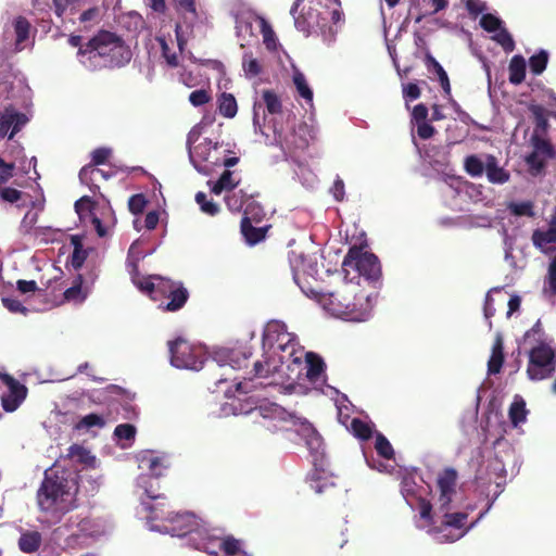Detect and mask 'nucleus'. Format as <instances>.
I'll return each mask as SVG.
<instances>
[{"mask_svg":"<svg viewBox=\"0 0 556 556\" xmlns=\"http://www.w3.org/2000/svg\"><path fill=\"white\" fill-rule=\"evenodd\" d=\"M504 343L501 334H497L492 346V353L488 362V371L490 375H496L501 371L504 364Z\"/></svg>","mask_w":556,"mask_h":556,"instance_id":"nucleus-21","label":"nucleus"},{"mask_svg":"<svg viewBox=\"0 0 556 556\" xmlns=\"http://www.w3.org/2000/svg\"><path fill=\"white\" fill-rule=\"evenodd\" d=\"M426 64L428 68H432L438 75L440 85L447 97H451V84L448 76L442 65L428 52L426 54Z\"/></svg>","mask_w":556,"mask_h":556,"instance_id":"nucleus-27","label":"nucleus"},{"mask_svg":"<svg viewBox=\"0 0 556 556\" xmlns=\"http://www.w3.org/2000/svg\"><path fill=\"white\" fill-rule=\"evenodd\" d=\"M349 429L355 438L362 441H368L374 434L372 426L359 418H353Z\"/></svg>","mask_w":556,"mask_h":556,"instance_id":"nucleus-31","label":"nucleus"},{"mask_svg":"<svg viewBox=\"0 0 556 556\" xmlns=\"http://www.w3.org/2000/svg\"><path fill=\"white\" fill-rule=\"evenodd\" d=\"M457 471L454 468H445L437 479L439 489L438 509L439 511H448L453 496L456 494Z\"/></svg>","mask_w":556,"mask_h":556,"instance_id":"nucleus-12","label":"nucleus"},{"mask_svg":"<svg viewBox=\"0 0 556 556\" xmlns=\"http://www.w3.org/2000/svg\"><path fill=\"white\" fill-rule=\"evenodd\" d=\"M240 229L248 244L254 245L265 239L268 227H254L250 218L244 216Z\"/></svg>","mask_w":556,"mask_h":556,"instance_id":"nucleus-19","label":"nucleus"},{"mask_svg":"<svg viewBox=\"0 0 556 556\" xmlns=\"http://www.w3.org/2000/svg\"><path fill=\"white\" fill-rule=\"evenodd\" d=\"M307 372L306 376L311 380L319 378L325 369V363L318 355L309 352L306 354Z\"/></svg>","mask_w":556,"mask_h":556,"instance_id":"nucleus-36","label":"nucleus"},{"mask_svg":"<svg viewBox=\"0 0 556 556\" xmlns=\"http://www.w3.org/2000/svg\"><path fill=\"white\" fill-rule=\"evenodd\" d=\"M215 534L214 530H210L207 527L202 525L200 520L198 525L191 529L190 533L186 536L187 544L198 551H200L201 543H206L211 536Z\"/></svg>","mask_w":556,"mask_h":556,"instance_id":"nucleus-22","label":"nucleus"},{"mask_svg":"<svg viewBox=\"0 0 556 556\" xmlns=\"http://www.w3.org/2000/svg\"><path fill=\"white\" fill-rule=\"evenodd\" d=\"M533 245L547 252V245L556 242V216H553L547 230L535 229L532 233Z\"/></svg>","mask_w":556,"mask_h":556,"instance_id":"nucleus-17","label":"nucleus"},{"mask_svg":"<svg viewBox=\"0 0 556 556\" xmlns=\"http://www.w3.org/2000/svg\"><path fill=\"white\" fill-rule=\"evenodd\" d=\"M42 543L41 533L38 531H25L18 539V548L26 554L37 552Z\"/></svg>","mask_w":556,"mask_h":556,"instance_id":"nucleus-24","label":"nucleus"},{"mask_svg":"<svg viewBox=\"0 0 556 556\" xmlns=\"http://www.w3.org/2000/svg\"><path fill=\"white\" fill-rule=\"evenodd\" d=\"M114 435L123 440H131L136 435V428L130 424H121L116 426Z\"/></svg>","mask_w":556,"mask_h":556,"instance_id":"nucleus-59","label":"nucleus"},{"mask_svg":"<svg viewBox=\"0 0 556 556\" xmlns=\"http://www.w3.org/2000/svg\"><path fill=\"white\" fill-rule=\"evenodd\" d=\"M1 379L8 388V392L1 397L2 408L7 413H13L25 401L28 390L25 384L8 374H4Z\"/></svg>","mask_w":556,"mask_h":556,"instance_id":"nucleus-13","label":"nucleus"},{"mask_svg":"<svg viewBox=\"0 0 556 556\" xmlns=\"http://www.w3.org/2000/svg\"><path fill=\"white\" fill-rule=\"evenodd\" d=\"M467 518L468 514L466 513H450V510L443 511L442 526L462 529Z\"/></svg>","mask_w":556,"mask_h":556,"instance_id":"nucleus-46","label":"nucleus"},{"mask_svg":"<svg viewBox=\"0 0 556 556\" xmlns=\"http://www.w3.org/2000/svg\"><path fill=\"white\" fill-rule=\"evenodd\" d=\"M466 173L471 177H480L485 172V162L475 154L466 156L464 161Z\"/></svg>","mask_w":556,"mask_h":556,"instance_id":"nucleus-38","label":"nucleus"},{"mask_svg":"<svg viewBox=\"0 0 556 556\" xmlns=\"http://www.w3.org/2000/svg\"><path fill=\"white\" fill-rule=\"evenodd\" d=\"M212 100L211 92L206 89H198L189 94V101L193 106H201Z\"/></svg>","mask_w":556,"mask_h":556,"instance_id":"nucleus-56","label":"nucleus"},{"mask_svg":"<svg viewBox=\"0 0 556 556\" xmlns=\"http://www.w3.org/2000/svg\"><path fill=\"white\" fill-rule=\"evenodd\" d=\"M83 276L78 275L73 286L64 291V299L66 301L83 302L86 299V294L83 292Z\"/></svg>","mask_w":556,"mask_h":556,"instance_id":"nucleus-44","label":"nucleus"},{"mask_svg":"<svg viewBox=\"0 0 556 556\" xmlns=\"http://www.w3.org/2000/svg\"><path fill=\"white\" fill-rule=\"evenodd\" d=\"M375 448L379 456L386 459L394 458V450L390 441L380 432L376 433Z\"/></svg>","mask_w":556,"mask_h":556,"instance_id":"nucleus-43","label":"nucleus"},{"mask_svg":"<svg viewBox=\"0 0 556 556\" xmlns=\"http://www.w3.org/2000/svg\"><path fill=\"white\" fill-rule=\"evenodd\" d=\"M80 62L90 68L121 67L131 59V51L115 33L100 30L77 52Z\"/></svg>","mask_w":556,"mask_h":556,"instance_id":"nucleus-1","label":"nucleus"},{"mask_svg":"<svg viewBox=\"0 0 556 556\" xmlns=\"http://www.w3.org/2000/svg\"><path fill=\"white\" fill-rule=\"evenodd\" d=\"M224 356L232 368L240 369L248 366L252 351L249 346H240L225 351Z\"/></svg>","mask_w":556,"mask_h":556,"instance_id":"nucleus-20","label":"nucleus"},{"mask_svg":"<svg viewBox=\"0 0 556 556\" xmlns=\"http://www.w3.org/2000/svg\"><path fill=\"white\" fill-rule=\"evenodd\" d=\"M216 148H217V143L213 144L212 140L205 139L204 142L194 147L193 150H190L189 151L190 160L193 163V165L195 166V168L201 170L198 166V161L199 162H208L210 161L208 154H210L211 150L216 149Z\"/></svg>","mask_w":556,"mask_h":556,"instance_id":"nucleus-26","label":"nucleus"},{"mask_svg":"<svg viewBox=\"0 0 556 556\" xmlns=\"http://www.w3.org/2000/svg\"><path fill=\"white\" fill-rule=\"evenodd\" d=\"M218 111L227 118L233 117L238 111L236 98L231 93H222L218 99Z\"/></svg>","mask_w":556,"mask_h":556,"instance_id":"nucleus-34","label":"nucleus"},{"mask_svg":"<svg viewBox=\"0 0 556 556\" xmlns=\"http://www.w3.org/2000/svg\"><path fill=\"white\" fill-rule=\"evenodd\" d=\"M543 294L549 299L556 296V253L548 264L547 274L544 279Z\"/></svg>","mask_w":556,"mask_h":556,"instance_id":"nucleus-32","label":"nucleus"},{"mask_svg":"<svg viewBox=\"0 0 556 556\" xmlns=\"http://www.w3.org/2000/svg\"><path fill=\"white\" fill-rule=\"evenodd\" d=\"M492 39L497 42L506 53L513 52L516 48L513 36L503 26L497 30Z\"/></svg>","mask_w":556,"mask_h":556,"instance_id":"nucleus-45","label":"nucleus"},{"mask_svg":"<svg viewBox=\"0 0 556 556\" xmlns=\"http://www.w3.org/2000/svg\"><path fill=\"white\" fill-rule=\"evenodd\" d=\"M529 111L533 115L534 124H535L533 134L545 135L549 127L548 119L545 115V109L539 104H531L529 106Z\"/></svg>","mask_w":556,"mask_h":556,"instance_id":"nucleus-29","label":"nucleus"},{"mask_svg":"<svg viewBox=\"0 0 556 556\" xmlns=\"http://www.w3.org/2000/svg\"><path fill=\"white\" fill-rule=\"evenodd\" d=\"M96 206V202L88 195H84L75 202V211L81 216L84 212L91 213Z\"/></svg>","mask_w":556,"mask_h":556,"instance_id":"nucleus-58","label":"nucleus"},{"mask_svg":"<svg viewBox=\"0 0 556 556\" xmlns=\"http://www.w3.org/2000/svg\"><path fill=\"white\" fill-rule=\"evenodd\" d=\"M509 81L513 85H520L526 77V60L522 55H514L509 62Z\"/></svg>","mask_w":556,"mask_h":556,"instance_id":"nucleus-25","label":"nucleus"},{"mask_svg":"<svg viewBox=\"0 0 556 556\" xmlns=\"http://www.w3.org/2000/svg\"><path fill=\"white\" fill-rule=\"evenodd\" d=\"M97 174H102V169L96 168L92 165H85L79 170V180L81 184L89 187L92 192L99 190V186L94 184Z\"/></svg>","mask_w":556,"mask_h":556,"instance_id":"nucleus-37","label":"nucleus"},{"mask_svg":"<svg viewBox=\"0 0 556 556\" xmlns=\"http://www.w3.org/2000/svg\"><path fill=\"white\" fill-rule=\"evenodd\" d=\"M401 492L406 502L413 506V501L418 500L419 495L416 493V483L412 478L405 477L401 482Z\"/></svg>","mask_w":556,"mask_h":556,"instance_id":"nucleus-52","label":"nucleus"},{"mask_svg":"<svg viewBox=\"0 0 556 556\" xmlns=\"http://www.w3.org/2000/svg\"><path fill=\"white\" fill-rule=\"evenodd\" d=\"M105 426V419L98 415V414H88L86 416H84L77 424H76V429L78 430H88V429H91V428H103Z\"/></svg>","mask_w":556,"mask_h":556,"instance_id":"nucleus-47","label":"nucleus"},{"mask_svg":"<svg viewBox=\"0 0 556 556\" xmlns=\"http://www.w3.org/2000/svg\"><path fill=\"white\" fill-rule=\"evenodd\" d=\"M147 199L142 193L134 194L128 200V208L134 215L141 214L147 206Z\"/></svg>","mask_w":556,"mask_h":556,"instance_id":"nucleus-55","label":"nucleus"},{"mask_svg":"<svg viewBox=\"0 0 556 556\" xmlns=\"http://www.w3.org/2000/svg\"><path fill=\"white\" fill-rule=\"evenodd\" d=\"M536 152H531L525 157L528 170L532 176H538L545 168V161Z\"/></svg>","mask_w":556,"mask_h":556,"instance_id":"nucleus-48","label":"nucleus"},{"mask_svg":"<svg viewBox=\"0 0 556 556\" xmlns=\"http://www.w3.org/2000/svg\"><path fill=\"white\" fill-rule=\"evenodd\" d=\"M303 261H304V256L302 254H298L294 251H292L289 254L290 266H291V269L293 273V278L296 282H298L301 271H303V269L301 268V264L303 263Z\"/></svg>","mask_w":556,"mask_h":556,"instance_id":"nucleus-61","label":"nucleus"},{"mask_svg":"<svg viewBox=\"0 0 556 556\" xmlns=\"http://www.w3.org/2000/svg\"><path fill=\"white\" fill-rule=\"evenodd\" d=\"M28 122V117L17 112L12 105H9L0 113V136L12 139L23 126Z\"/></svg>","mask_w":556,"mask_h":556,"instance_id":"nucleus-14","label":"nucleus"},{"mask_svg":"<svg viewBox=\"0 0 556 556\" xmlns=\"http://www.w3.org/2000/svg\"><path fill=\"white\" fill-rule=\"evenodd\" d=\"M154 279L159 280V300L161 298L168 300L166 303H161L159 308L163 312H177L181 309L189 299V292L184 283L161 276H154Z\"/></svg>","mask_w":556,"mask_h":556,"instance_id":"nucleus-9","label":"nucleus"},{"mask_svg":"<svg viewBox=\"0 0 556 556\" xmlns=\"http://www.w3.org/2000/svg\"><path fill=\"white\" fill-rule=\"evenodd\" d=\"M325 309L337 317L362 321L369 315V301L358 285L345 282L337 290L323 294Z\"/></svg>","mask_w":556,"mask_h":556,"instance_id":"nucleus-3","label":"nucleus"},{"mask_svg":"<svg viewBox=\"0 0 556 556\" xmlns=\"http://www.w3.org/2000/svg\"><path fill=\"white\" fill-rule=\"evenodd\" d=\"M417 502L420 517L427 520L429 523H432V504L430 503V501L419 496Z\"/></svg>","mask_w":556,"mask_h":556,"instance_id":"nucleus-63","label":"nucleus"},{"mask_svg":"<svg viewBox=\"0 0 556 556\" xmlns=\"http://www.w3.org/2000/svg\"><path fill=\"white\" fill-rule=\"evenodd\" d=\"M528 410L526 409V402L522 397H516L510 404L508 416L511 425L517 427L519 424L525 422Z\"/></svg>","mask_w":556,"mask_h":556,"instance_id":"nucleus-30","label":"nucleus"},{"mask_svg":"<svg viewBox=\"0 0 556 556\" xmlns=\"http://www.w3.org/2000/svg\"><path fill=\"white\" fill-rule=\"evenodd\" d=\"M242 65L245 75L249 77H255L260 75L262 72V66L260 62L256 59L252 58L251 53H244Z\"/></svg>","mask_w":556,"mask_h":556,"instance_id":"nucleus-53","label":"nucleus"},{"mask_svg":"<svg viewBox=\"0 0 556 556\" xmlns=\"http://www.w3.org/2000/svg\"><path fill=\"white\" fill-rule=\"evenodd\" d=\"M170 364L176 368L200 370L205 362V352L201 345H195L182 338L168 342Z\"/></svg>","mask_w":556,"mask_h":556,"instance_id":"nucleus-7","label":"nucleus"},{"mask_svg":"<svg viewBox=\"0 0 556 556\" xmlns=\"http://www.w3.org/2000/svg\"><path fill=\"white\" fill-rule=\"evenodd\" d=\"M201 544L200 551L213 556H218L217 548L223 551L225 556H251L242 549V541L232 535L219 536L215 533L206 543Z\"/></svg>","mask_w":556,"mask_h":556,"instance_id":"nucleus-11","label":"nucleus"},{"mask_svg":"<svg viewBox=\"0 0 556 556\" xmlns=\"http://www.w3.org/2000/svg\"><path fill=\"white\" fill-rule=\"evenodd\" d=\"M293 83L296 87L299 94L311 102L313 100V91L306 83V79L302 73H296L293 76Z\"/></svg>","mask_w":556,"mask_h":556,"instance_id":"nucleus-51","label":"nucleus"},{"mask_svg":"<svg viewBox=\"0 0 556 556\" xmlns=\"http://www.w3.org/2000/svg\"><path fill=\"white\" fill-rule=\"evenodd\" d=\"M508 210L515 216H534L533 203L531 201L511 202L508 204Z\"/></svg>","mask_w":556,"mask_h":556,"instance_id":"nucleus-49","label":"nucleus"},{"mask_svg":"<svg viewBox=\"0 0 556 556\" xmlns=\"http://www.w3.org/2000/svg\"><path fill=\"white\" fill-rule=\"evenodd\" d=\"M154 276L142 279H134L135 285L143 292L148 293L153 301H159L157 298V285L159 280L154 279Z\"/></svg>","mask_w":556,"mask_h":556,"instance_id":"nucleus-40","label":"nucleus"},{"mask_svg":"<svg viewBox=\"0 0 556 556\" xmlns=\"http://www.w3.org/2000/svg\"><path fill=\"white\" fill-rule=\"evenodd\" d=\"M254 377L266 378L273 372V368L267 359L256 361L253 364Z\"/></svg>","mask_w":556,"mask_h":556,"instance_id":"nucleus-64","label":"nucleus"},{"mask_svg":"<svg viewBox=\"0 0 556 556\" xmlns=\"http://www.w3.org/2000/svg\"><path fill=\"white\" fill-rule=\"evenodd\" d=\"M225 202L229 210L233 212H239L243 206V194L242 191H239V193L233 192L230 195H227L225 198Z\"/></svg>","mask_w":556,"mask_h":556,"instance_id":"nucleus-62","label":"nucleus"},{"mask_svg":"<svg viewBox=\"0 0 556 556\" xmlns=\"http://www.w3.org/2000/svg\"><path fill=\"white\" fill-rule=\"evenodd\" d=\"M556 370V348L539 342L529 351L527 376L532 381L551 378Z\"/></svg>","mask_w":556,"mask_h":556,"instance_id":"nucleus-6","label":"nucleus"},{"mask_svg":"<svg viewBox=\"0 0 556 556\" xmlns=\"http://www.w3.org/2000/svg\"><path fill=\"white\" fill-rule=\"evenodd\" d=\"M15 39V50L21 51L24 49V42L28 40L33 26L25 16H17L13 22Z\"/></svg>","mask_w":556,"mask_h":556,"instance_id":"nucleus-23","label":"nucleus"},{"mask_svg":"<svg viewBox=\"0 0 556 556\" xmlns=\"http://www.w3.org/2000/svg\"><path fill=\"white\" fill-rule=\"evenodd\" d=\"M547 62H548L547 51L540 50L538 53L533 54L529 59L530 71L534 75H541L545 71V68L547 66Z\"/></svg>","mask_w":556,"mask_h":556,"instance_id":"nucleus-41","label":"nucleus"},{"mask_svg":"<svg viewBox=\"0 0 556 556\" xmlns=\"http://www.w3.org/2000/svg\"><path fill=\"white\" fill-rule=\"evenodd\" d=\"M67 457L79 464L88 465L93 460L90 452L81 445L73 444L67 450Z\"/></svg>","mask_w":556,"mask_h":556,"instance_id":"nucleus-42","label":"nucleus"},{"mask_svg":"<svg viewBox=\"0 0 556 556\" xmlns=\"http://www.w3.org/2000/svg\"><path fill=\"white\" fill-rule=\"evenodd\" d=\"M67 478L56 472L46 471L37 491V503L46 513L65 514L75 507V492Z\"/></svg>","mask_w":556,"mask_h":556,"instance_id":"nucleus-4","label":"nucleus"},{"mask_svg":"<svg viewBox=\"0 0 556 556\" xmlns=\"http://www.w3.org/2000/svg\"><path fill=\"white\" fill-rule=\"evenodd\" d=\"M300 434L309 451L314 467L307 478L311 489L317 494L328 493L330 497L336 496L338 486L327 470L328 462L321 435L311 424L302 425Z\"/></svg>","mask_w":556,"mask_h":556,"instance_id":"nucleus-2","label":"nucleus"},{"mask_svg":"<svg viewBox=\"0 0 556 556\" xmlns=\"http://www.w3.org/2000/svg\"><path fill=\"white\" fill-rule=\"evenodd\" d=\"M195 202L200 205L201 211L210 216H215L219 212V206L207 200L206 194L202 191L195 194Z\"/></svg>","mask_w":556,"mask_h":556,"instance_id":"nucleus-50","label":"nucleus"},{"mask_svg":"<svg viewBox=\"0 0 556 556\" xmlns=\"http://www.w3.org/2000/svg\"><path fill=\"white\" fill-rule=\"evenodd\" d=\"M77 529L81 535L91 538L99 536L104 533L102 525L92 518L81 519L77 523Z\"/></svg>","mask_w":556,"mask_h":556,"instance_id":"nucleus-33","label":"nucleus"},{"mask_svg":"<svg viewBox=\"0 0 556 556\" xmlns=\"http://www.w3.org/2000/svg\"><path fill=\"white\" fill-rule=\"evenodd\" d=\"M545 135L541 134H532L530 138V143L533 147V152L542 154L548 159H553L555 155L554 148L549 140H547Z\"/></svg>","mask_w":556,"mask_h":556,"instance_id":"nucleus-28","label":"nucleus"},{"mask_svg":"<svg viewBox=\"0 0 556 556\" xmlns=\"http://www.w3.org/2000/svg\"><path fill=\"white\" fill-rule=\"evenodd\" d=\"M260 30L263 36V42L267 50L275 51L277 49V37L271 25L264 18L258 17Z\"/></svg>","mask_w":556,"mask_h":556,"instance_id":"nucleus-35","label":"nucleus"},{"mask_svg":"<svg viewBox=\"0 0 556 556\" xmlns=\"http://www.w3.org/2000/svg\"><path fill=\"white\" fill-rule=\"evenodd\" d=\"M263 101L269 114H279L282 111V103L278 94L270 89L264 90L262 93Z\"/></svg>","mask_w":556,"mask_h":556,"instance_id":"nucleus-39","label":"nucleus"},{"mask_svg":"<svg viewBox=\"0 0 556 556\" xmlns=\"http://www.w3.org/2000/svg\"><path fill=\"white\" fill-rule=\"evenodd\" d=\"M502 24V20L491 13L483 14L480 18V26L488 33L497 31Z\"/></svg>","mask_w":556,"mask_h":556,"instance_id":"nucleus-54","label":"nucleus"},{"mask_svg":"<svg viewBox=\"0 0 556 556\" xmlns=\"http://www.w3.org/2000/svg\"><path fill=\"white\" fill-rule=\"evenodd\" d=\"M485 174L488 180L492 184H505L509 180L510 174L503 167L498 166L497 159L488 154L485 157Z\"/></svg>","mask_w":556,"mask_h":556,"instance_id":"nucleus-18","label":"nucleus"},{"mask_svg":"<svg viewBox=\"0 0 556 556\" xmlns=\"http://www.w3.org/2000/svg\"><path fill=\"white\" fill-rule=\"evenodd\" d=\"M15 172V164L8 163L0 156V186L7 184Z\"/></svg>","mask_w":556,"mask_h":556,"instance_id":"nucleus-57","label":"nucleus"},{"mask_svg":"<svg viewBox=\"0 0 556 556\" xmlns=\"http://www.w3.org/2000/svg\"><path fill=\"white\" fill-rule=\"evenodd\" d=\"M166 520L168 521V525L165 526L166 531L179 538H186L199 521L195 515L191 513L170 514L166 517Z\"/></svg>","mask_w":556,"mask_h":556,"instance_id":"nucleus-15","label":"nucleus"},{"mask_svg":"<svg viewBox=\"0 0 556 556\" xmlns=\"http://www.w3.org/2000/svg\"><path fill=\"white\" fill-rule=\"evenodd\" d=\"M342 270L344 279L350 282L359 277H364L369 282H377L381 278L379 258L358 245L349 249L342 262Z\"/></svg>","mask_w":556,"mask_h":556,"instance_id":"nucleus-5","label":"nucleus"},{"mask_svg":"<svg viewBox=\"0 0 556 556\" xmlns=\"http://www.w3.org/2000/svg\"><path fill=\"white\" fill-rule=\"evenodd\" d=\"M104 393L105 399L111 400L110 406L117 409L116 405L118 404L122 407L124 418H130L135 414V408L130 403L131 397L126 390L116 384H110L104 389Z\"/></svg>","mask_w":556,"mask_h":556,"instance_id":"nucleus-16","label":"nucleus"},{"mask_svg":"<svg viewBox=\"0 0 556 556\" xmlns=\"http://www.w3.org/2000/svg\"><path fill=\"white\" fill-rule=\"evenodd\" d=\"M263 348H274L282 352L280 361L290 359L294 356L296 337L288 331L287 325L279 320H270L266 324L262 336Z\"/></svg>","mask_w":556,"mask_h":556,"instance_id":"nucleus-8","label":"nucleus"},{"mask_svg":"<svg viewBox=\"0 0 556 556\" xmlns=\"http://www.w3.org/2000/svg\"><path fill=\"white\" fill-rule=\"evenodd\" d=\"M312 132V128L302 122L287 134L275 130V140L286 154L295 155L308 148Z\"/></svg>","mask_w":556,"mask_h":556,"instance_id":"nucleus-10","label":"nucleus"},{"mask_svg":"<svg viewBox=\"0 0 556 556\" xmlns=\"http://www.w3.org/2000/svg\"><path fill=\"white\" fill-rule=\"evenodd\" d=\"M111 149L109 148H97L96 150L92 151L91 153V164L93 167L96 165H102L104 163H106V161L109 160L110 155H111Z\"/></svg>","mask_w":556,"mask_h":556,"instance_id":"nucleus-60","label":"nucleus"}]
</instances>
